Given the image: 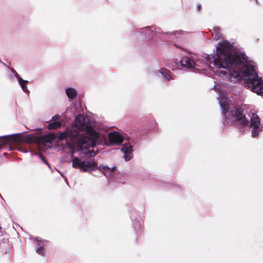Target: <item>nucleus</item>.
I'll return each mask as SVG.
<instances>
[{"instance_id":"4468645a","label":"nucleus","mask_w":263,"mask_h":263,"mask_svg":"<svg viewBox=\"0 0 263 263\" xmlns=\"http://www.w3.org/2000/svg\"><path fill=\"white\" fill-rule=\"evenodd\" d=\"M178 34H181V31H179L178 32H172V33H169L168 35H169V37H170L171 39H173V40H178V39H179L180 38H181V37H179Z\"/></svg>"},{"instance_id":"423d86ee","label":"nucleus","mask_w":263,"mask_h":263,"mask_svg":"<svg viewBox=\"0 0 263 263\" xmlns=\"http://www.w3.org/2000/svg\"><path fill=\"white\" fill-rule=\"evenodd\" d=\"M121 151L124 154L123 158L126 161H129L132 158L133 148L130 143H125L121 148Z\"/></svg>"},{"instance_id":"f257e3e1","label":"nucleus","mask_w":263,"mask_h":263,"mask_svg":"<svg viewBox=\"0 0 263 263\" xmlns=\"http://www.w3.org/2000/svg\"><path fill=\"white\" fill-rule=\"evenodd\" d=\"M206 63L202 60L194 62L191 58L185 57L180 60L181 65L189 69L194 68L199 72L210 68L209 64H213L218 68L226 70L223 72L231 82H237L241 80L245 85L253 92L263 96V81L259 77L253 61H249L244 53L232 51V46L227 41L219 42L216 46V53L205 57Z\"/></svg>"},{"instance_id":"9d476101","label":"nucleus","mask_w":263,"mask_h":263,"mask_svg":"<svg viewBox=\"0 0 263 263\" xmlns=\"http://www.w3.org/2000/svg\"><path fill=\"white\" fill-rule=\"evenodd\" d=\"M66 95L69 99H72L74 98L77 95V91L76 90L73 88L69 87L67 88L65 90Z\"/></svg>"},{"instance_id":"dca6fc26","label":"nucleus","mask_w":263,"mask_h":263,"mask_svg":"<svg viewBox=\"0 0 263 263\" xmlns=\"http://www.w3.org/2000/svg\"><path fill=\"white\" fill-rule=\"evenodd\" d=\"M45 141L46 142L47 144H48V147H51V142L52 141V139L50 137H46L45 138Z\"/></svg>"},{"instance_id":"a211bd4d","label":"nucleus","mask_w":263,"mask_h":263,"mask_svg":"<svg viewBox=\"0 0 263 263\" xmlns=\"http://www.w3.org/2000/svg\"><path fill=\"white\" fill-rule=\"evenodd\" d=\"M214 32L216 33V36L217 39L219 38L220 37V31L219 29L218 28H215L214 29Z\"/></svg>"},{"instance_id":"6ab92c4d","label":"nucleus","mask_w":263,"mask_h":263,"mask_svg":"<svg viewBox=\"0 0 263 263\" xmlns=\"http://www.w3.org/2000/svg\"><path fill=\"white\" fill-rule=\"evenodd\" d=\"M200 8H201V6L200 5H198L197 7V9L198 10H200Z\"/></svg>"},{"instance_id":"1a4fd4ad","label":"nucleus","mask_w":263,"mask_h":263,"mask_svg":"<svg viewBox=\"0 0 263 263\" xmlns=\"http://www.w3.org/2000/svg\"><path fill=\"white\" fill-rule=\"evenodd\" d=\"M36 240L39 242L38 245L40 247L36 250V253L40 255H43L45 253V250L43 246H45L48 244V241L47 240H41L36 238Z\"/></svg>"},{"instance_id":"9b49d317","label":"nucleus","mask_w":263,"mask_h":263,"mask_svg":"<svg viewBox=\"0 0 263 263\" xmlns=\"http://www.w3.org/2000/svg\"><path fill=\"white\" fill-rule=\"evenodd\" d=\"M62 123L61 122H53L52 121L48 124L47 128L49 130H53L58 128L61 126Z\"/></svg>"},{"instance_id":"2eb2a0df","label":"nucleus","mask_w":263,"mask_h":263,"mask_svg":"<svg viewBox=\"0 0 263 263\" xmlns=\"http://www.w3.org/2000/svg\"><path fill=\"white\" fill-rule=\"evenodd\" d=\"M35 155L36 156H38L41 158V159L43 161V162L44 163H45L46 164H47L49 168L50 167L49 163L45 160V159L44 158V157L42 156V155H41L40 154H38V153H35Z\"/></svg>"},{"instance_id":"f8f14e48","label":"nucleus","mask_w":263,"mask_h":263,"mask_svg":"<svg viewBox=\"0 0 263 263\" xmlns=\"http://www.w3.org/2000/svg\"><path fill=\"white\" fill-rule=\"evenodd\" d=\"M159 72L163 76L164 79L166 80H170L171 79L169 70L166 69L161 68L159 70Z\"/></svg>"},{"instance_id":"39448f33","label":"nucleus","mask_w":263,"mask_h":263,"mask_svg":"<svg viewBox=\"0 0 263 263\" xmlns=\"http://www.w3.org/2000/svg\"><path fill=\"white\" fill-rule=\"evenodd\" d=\"M108 138L110 144L119 145L123 141V137L118 132H110L108 135Z\"/></svg>"},{"instance_id":"f3484780","label":"nucleus","mask_w":263,"mask_h":263,"mask_svg":"<svg viewBox=\"0 0 263 263\" xmlns=\"http://www.w3.org/2000/svg\"><path fill=\"white\" fill-rule=\"evenodd\" d=\"M60 116L59 115H56L55 116H53L52 117V121L53 122H59V120L60 119Z\"/></svg>"},{"instance_id":"20e7f679","label":"nucleus","mask_w":263,"mask_h":263,"mask_svg":"<svg viewBox=\"0 0 263 263\" xmlns=\"http://www.w3.org/2000/svg\"><path fill=\"white\" fill-rule=\"evenodd\" d=\"M75 149L71 153L72 158V166L74 168H80L81 171L88 172L93 171L97 167V163L94 161H82L78 158L74 156Z\"/></svg>"},{"instance_id":"f03ea898","label":"nucleus","mask_w":263,"mask_h":263,"mask_svg":"<svg viewBox=\"0 0 263 263\" xmlns=\"http://www.w3.org/2000/svg\"><path fill=\"white\" fill-rule=\"evenodd\" d=\"M96 122L90 117L79 115L76 117L74 125L66 128L59 136V139H65L69 146L72 145L77 147L80 153L87 154L93 153V148L97 144L106 143L104 134L96 130Z\"/></svg>"},{"instance_id":"ddd939ff","label":"nucleus","mask_w":263,"mask_h":263,"mask_svg":"<svg viewBox=\"0 0 263 263\" xmlns=\"http://www.w3.org/2000/svg\"><path fill=\"white\" fill-rule=\"evenodd\" d=\"M99 170L102 171L104 175L107 177V172L113 173L115 170V167L109 168L108 166L105 165H100L99 166Z\"/></svg>"},{"instance_id":"aec40b11","label":"nucleus","mask_w":263,"mask_h":263,"mask_svg":"<svg viewBox=\"0 0 263 263\" xmlns=\"http://www.w3.org/2000/svg\"><path fill=\"white\" fill-rule=\"evenodd\" d=\"M175 46H176V47H178V48H179V47H178L177 45H175Z\"/></svg>"},{"instance_id":"7ed1b4c3","label":"nucleus","mask_w":263,"mask_h":263,"mask_svg":"<svg viewBox=\"0 0 263 263\" xmlns=\"http://www.w3.org/2000/svg\"><path fill=\"white\" fill-rule=\"evenodd\" d=\"M219 103L222 109V114L225 115V122L227 124L236 125L242 132L248 130L252 127V136L257 137L263 129L260 125V119L255 114H252L249 125V120L243 114V109L240 107H233L229 111V105L227 96L224 94H220L219 98Z\"/></svg>"},{"instance_id":"412c9836","label":"nucleus","mask_w":263,"mask_h":263,"mask_svg":"<svg viewBox=\"0 0 263 263\" xmlns=\"http://www.w3.org/2000/svg\"><path fill=\"white\" fill-rule=\"evenodd\" d=\"M257 2V0H255Z\"/></svg>"},{"instance_id":"0eeeda50","label":"nucleus","mask_w":263,"mask_h":263,"mask_svg":"<svg viewBox=\"0 0 263 263\" xmlns=\"http://www.w3.org/2000/svg\"><path fill=\"white\" fill-rule=\"evenodd\" d=\"M15 141L14 137L11 135L1 136L0 137V147L11 144Z\"/></svg>"},{"instance_id":"6e6552de","label":"nucleus","mask_w":263,"mask_h":263,"mask_svg":"<svg viewBox=\"0 0 263 263\" xmlns=\"http://www.w3.org/2000/svg\"><path fill=\"white\" fill-rule=\"evenodd\" d=\"M15 77L17 78V81L21 86L22 89L23 91L26 93H29V91L27 88L26 84L28 83V81L26 80H23L22 78H21L18 74L15 72L13 71Z\"/></svg>"}]
</instances>
